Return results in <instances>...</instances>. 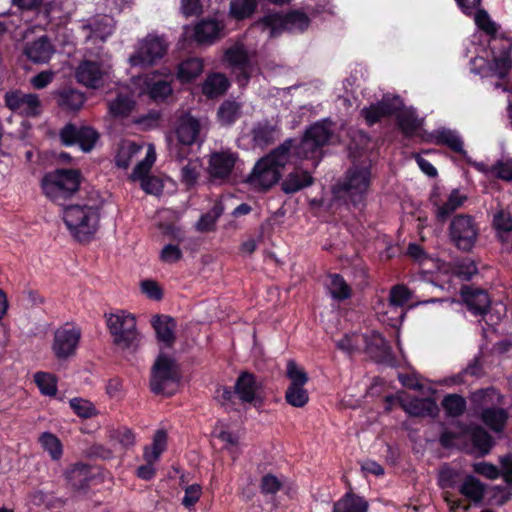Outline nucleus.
<instances>
[{"mask_svg": "<svg viewBox=\"0 0 512 512\" xmlns=\"http://www.w3.org/2000/svg\"><path fill=\"white\" fill-rule=\"evenodd\" d=\"M113 28V19L106 15L97 16L82 25L83 31L87 32V39L105 40L112 34Z\"/></svg>", "mask_w": 512, "mask_h": 512, "instance_id": "nucleus-30", "label": "nucleus"}, {"mask_svg": "<svg viewBox=\"0 0 512 512\" xmlns=\"http://www.w3.org/2000/svg\"><path fill=\"white\" fill-rule=\"evenodd\" d=\"M238 156L229 150L214 152L210 155L207 173L212 182H226L236 165Z\"/></svg>", "mask_w": 512, "mask_h": 512, "instance_id": "nucleus-16", "label": "nucleus"}, {"mask_svg": "<svg viewBox=\"0 0 512 512\" xmlns=\"http://www.w3.org/2000/svg\"><path fill=\"white\" fill-rule=\"evenodd\" d=\"M448 231L451 243L463 252L472 250L479 234V228L474 218L468 214L454 216Z\"/></svg>", "mask_w": 512, "mask_h": 512, "instance_id": "nucleus-9", "label": "nucleus"}, {"mask_svg": "<svg viewBox=\"0 0 512 512\" xmlns=\"http://www.w3.org/2000/svg\"><path fill=\"white\" fill-rule=\"evenodd\" d=\"M399 406L411 417H435L439 411L436 401L431 397H415L409 401L399 399Z\"/></svg>", "mask_w": 512, "mask_h": 512, "instance_id": "nucleus-28", "label": "nucleus"}, {"mask_svg": "<svg viewBox=\"0 0 512 512\" xmlns=\"http://www.w3.org/2000/svg\"><path fill=\"white\" fill-rule=\"evenodd\" d=\"M369 504L367 500L352 492H346L333 505L332 512H368Z\"/></svg>", "mask_w": 512, "mask_h": 512, "instance_id": "nucleus-33", "label": "nucleus"}, {"mask_svg": "<svg viewBox=\"0 0 512 512\" xmlns=\"http://www.w3.org/2000/svg\"><path fill=\"white\" fill-rule=\"evenodd\" d=\"M223 209L220 205H215L208 213L201 216L196 223L198 231L207 232L214 228L218 217L222 214Z\"/></svg>", "mask_w": 512, "mask_h": 512, "instance_id": "nucleus-56", "label": "nucleus"}, {"mask_svg": "<svg viewBox=\"0 0 512 512\" xmlns=\"http://www.w3.org/2000/svg\"><path fill=\"white\" fill-rule=\"evenodd\" d=\"M167 445V433L164 430H158L153 438L151 448L146 447L144 451V459L146 462L158 461L160 455L164 452Z\"/></svg>", "mask_w": 512, "mask_h": 512, "instance_id": "nucleus-49", "label": "nucleus"}, {"mask_svg": "<svg viewBox=\"0 0 512 512\" xmlns=\"http://www.w3.org/2000/svg\"><path fill=\"white\" fill-rule=\"evenodd\" d=\"M197 132L198 130H169L166 138L171 153L179 159L185 158L188 154V147L197 139Z\"/></svg>", "mask_w": 512, "mask_h": 512, "instance_id": "nucleus-26", "label": "nucleus"}, {"mask_svg": "<svg viewBox=\"0 0 512 512\" xmlns=\"http://www.w3.org/2000/svg\"><path fill=\"white\" fill-rule=\"evenodd\" d=\"M39 443L52 460H59L63 454V446L59 438L50 432H44L39 436Z\"/></svg>", "mask_w": 512, "mask_h": 512, "instance_id": "nucleus-48", "label": "nucleus"}, {"mask_svg": "<svg viewBox=\"0 0 512 512\" xmlns=\"http://www.w3.org/2000/svg\"><path fill=\"white\" fill-rule=\"evenodd\" d=\"M35 383L43 395L54 396L57 393L56 379L52 374L37 372L34 375Z\"/></svg>", "mask_w": 512, "mask_h": 512, "instance_id": "nucleus-55", "label": "nucleus"}, {"mask_svg": "<svg viewBox=\"0 0 512 512\" xmlns=\"http://www.w3.org/2000/svg\"><path fill=\"white\" fill-rule=\"evenodd\" d=\"M136 102L133 93L126 87H122L114 99L108 102V115L113 120L122 123L125 120L135 117L133 112Z\"/></svg>", "mask_w": 512, "mask_h": 512, "instance_id": "nucleus-22", "label": "nucleus"}, {"mask_svg": "<svg viewBox=\"0 0 512 512\" xmlns=\"http://www.w3.org/2000/svg\"><path fill=\"white\" fill-rule=\"evenodd\" d=\"M225 23L223 17L215 14L201 19L193 27L194 40L203 45H211L223 35Z\"/></svg>", "mask_w": 512, "mask_h": 512, "instance_id": "nucleus-19", "label": "nucleus"}, {"mask_svg": "<svg viewBox=\"0 0 512 512\" xmlns=\"http://www.w3.org/2000/svg\"><path fill=\"white\" fill-rule=\"evenodd\" d=\"M459 492L467 499L478 503L484 497L485 488L479 479L473 475H468L459 487Z\"/></svg>", "mask_w": 512, "mask_h": 512, "instance_id": "nucleus-43", "label": "nucleus"}, {"mask_svg": "<svg viewBox=\"0 0 512 512\" xmlns=\"http://www.w3.org/2000/svg\"><path fill=\"white\" fill-rule=\"evenodd\" d=\"M473 15L475 24L490 37L489 41L500 39L497 37L498 27L485 9L478 8Z\"/></svg>", "mask_w": 512, "mask_h": 512, "instance_id": "nucleus-47", "label": "nucleus"}, {"mask_svg": "<svg viewBox=\"0 0 512 512\" xmlns=\"http://www.w3.org/2000/svg\"><path fill=\"white\" fill-rule=\"evenodd\" d=\"M200 167L201 165L198 160H190L183 166L182 180L186 185L192 186L196 183L200 174Z\"/></svg>", "mask_w": 512, "mask_h": 512, "instance_id": "nucleus-61", "label": "nucleus"}, {"mask_svg": "<svg viewBox=\"0 0 512 512\" xmlns=\"http://www.w3.org/2000/svg\"><path fill=\"white\" fill-rule=\"evenodd\" d=\"M490 175L501 180L512 181V162H496L491 166Z\"/></svg>", "mask_w": 512, "mask_h": 512, "instance_id": "nucleus-63", "label": "nucleus"}, {"mask_svg": "<svg viewBox=\"0 0 512 512\" xmlns=\"http://www.w3.org/2000/svg\"><path fill=\"white\" fill-rule=\"evenodd\" d=\"M202 494V488L198 484H192L185 488V495L182 499V504L186 508H190L195 505L196 502L200 499Z\"/></svg>", "mask_w": 512, "mask_h": 512, "instance_id": "nucleus-64", "label": "nucleus"}, {"mask_svg": "<svg viewBox=\"0 0 512 512\" xmlns=\"http://www.w3.org/2000/svg\"><path fill=\"white\" fill-rule=\"evenodd\" d=\"M167 43L156 35H148L136 45L134 53L129 57L132 66L147 67L154 65L166 53Z\"/></svg>", "mask_w": 512, "mask_h": 512, "instance_id": "nucleus-10", "label": "nucleus"}, {"mask_svg": "<svg viewBox=\"0 0 512 512\" xmlns=\"http://www.w3.org/2000/svg\"><path fill=\"white\" fill-rule=\"evenodd\" d=\"M460 297L474 316L484 317L489 313L492 300L486 289L463 285L460 289Z\"/></svg>", "mask_w": 512, "mask_h": 512, "instance_id": "nucleus-18", "label": "nucleus"}, {"mask_svg": "<svg viewBox=\"0 0 512 512\" xmlns=\"http://www.w3.org/2000/svg\"><path fill=\"white\" fill-rule=\"evenodd\" d=\"M71 409L82 418H91L97 414L94 405L83 398H73L69 402Z\"/></svg>", "mask_w": 512, "mask_h": 512, "instance_id": "nucleus-58", "label": "nucleus"}, {"mask_svg": "<svg viewBox=\"0 0 512 512\" xmlns=\"http://www.w3.org/2000/svg\"><path fill=\"white\" fill-rule=\"evenodd\" d=\"M288 164V141L255 164L247 181L254 187L269 189L276 184Z\"/></svg>", "mask_w": 512, "mask_h": 512, "instance_id": "nucleus-3", "label": "nucleus"}, {"mask_svg": "<svg viewBox=\"0 0 512 512\" xmlns=\"http://www.w3.org/2000/svg\"><path fill=\"white\" fill-rule=\"evenodd\" d=\"M293 126H303V128H329L332 124L329 118H316V111L313 107L303 106L300 108L297 116L293 118Z\"/></svg>", "mask_w": 512, "mask_h": 512, "instance_id": "nucleus-35", "label": "nucleus"}, {"mask_svg": "<svg viewBox=\"0 0 512 512\" xmlns=\"http://www.w3.org/2000/svg\"><path fill=\"white\" fill-rule=\"evenodd\" d=\"M179 379L175 362L165 355H159L152 368V391L167 396L173 395L178 388Z\"/></svg>", "mask_w": 512, "mask_h": 512, "instance_id": "nucleus-8", "label": "nucleus"}, {"mask_svg": "<svg viewBox=\"0 0 512 512\" xmlns=\"http://www.w3.org/2000/svg\"><path fill=\"white\" fill-rule=\"evenodd\" d=\"M312 18L304 9H290V33L297 31L304 33L308 30Z\"/></svg>", "mask_w": 512, "mask_h": 512, "instance_id": "nucleus-52", "label": "nucleus"}, {"mask_svg": "<svg viewBox=\"0 0 512 512\" xmlns=\"http://www.w3.org/2000/svg\"><path fill=\"white\" fill-rule=\"evenodd\" d=\"M360 116L369 127L394 120V128H422L425 122L417 108L407 106L400 95L393 93H385L380 100L363 107Z\"/></svg>", "mask_w": 512, "mask_h": 512, "instance_id": "nucleus-2", "label": "nucleus"}, {"mask_svg": "<svg viewBox=\"0 0 512 512\" xmlns=\"http://www.w3.org/2000/svg\"><path fill=\"white\" fill-rule=\"evenodd\" d=\"M25 55L34 63H46L50 60L55 50L46 37L28 43L25 47Z\"/></svg>", "mask_w": 512, "mask_h": 512, "instance_id": "nucleus-31", "label": "nucleus"}, {"mask_svg": "<svg viewBox=\"0 0 512 512\" xmlns=\"http://www.w3.org/2000/svg\"><path fill=\"white\" fill-rule=\"evenodd\" d=\"M314 179L308 171L290 172V194L295 193L313 183Z\"/></svg>", "mask_w": 512, "mask_h": 512, "instance_id": "nucleus-57", "label": "nucleus"}, {"mask_svg": "<svg viewBox=\"0 0 512 512\" xmlns=\"http://www.w3.org/2000/svg\"><path fill=\"white\" fill-rule=\"evenodd\" d=\"M288 18L284 14L271 13L263 17L260 24L268 30L269 36H276L286 28Z\"/></svg>", "mask_w": 512, "mask_h": 512, "instance_id": "nucleus-51", "label": "nucleus"}, {"mask_svg": "<svg viewBox=\"0 0 512 512\" xmlns=\"http://www.w3.org/2000/svg\"><path fill=\"white\" fill-rule=\"evenodd\" d=\"M336 130H304L299 142L290 138V154L292 150L300 159L310 160L312 167H317L324 154V147L338 144L341 136Z\"/></svg>", "mask_w": 512, "mask_h": 512, "instance_id": "nucleus-5", "label": "nucleus"}, {"mask_svg": "<svg viewBox=\"0 0 512 512\" xmlns=\"http://www.w3.org/2000/svg\"><path fill=\"white\" fill-rule=\"evenodd\" d=\"M489 47L492 54L491 70L500 79H505L512 68V42L511 39L500 37L489 41Z\"/></svg>", "mask_w": 512, "mask_h": 512, "instance_id": "nucleus-15", "label": "nucleus"}, {"mask_svg": "<svg viewBox=\"0 0 512 512\" xmlns=\"http://www.w3.org/2000/svg\"><path fill=\"white\" fill-rule=\"evenodd\" d=\"M110 66L108 64L84 60L76 70L79 83L88 88H98L109 78Z\"/></svg>", "mask_w": 512, "mask_h": 512, "instance_id": "nucleus-17", "label": "nucleus"}, {"mask_svg": "<svg viewBox=\"0 0 512 512\" xmlns=\"http://www.w3.org/2000/svg\"><path fill=\"white\" fill-rule=\"evenodd\" d=\"M229 87L227 77L220 73L209 75L202 86L203 93L210 98L222 95Z\"/></svg>", "mask_w": 512, "mask_h": 512, "instance_id": "nucleus-40", "label": "nucleus"}, {"mask_svg": "<svg viewBox=\"0 0 512 512\" xmlns=\"http://www.w3.org/2000/svg\"><path fill=\"white\" fill-rule=\"evenodd\" d=\"M44 194L54 202L62 201L72 196L79 188L80 173L74 169H58L46 174L42 179Z\"/></svg>", "mask_w": 512, "mask_h": 512, "instance_id": "nucleus-7", "label": "nucleus"}, {"mask_svg": "<svg viewBox=\"0 0 512 512\" xmlns=\"http://www.w3.org/2000/svg\"><path fill=\"white\" fill-rule=\"evenodd\" d=\"M463 432L469 437L474 451L480 456L489 454L495 445V441L491 434L480 425H467Z\"/></svg>", "mask_w": 512, "mask_h": 512, "instance_id": "nucleus-27", "label": "nucleus"}, {"mask_svg": "<svg viewBox=\"0 0 512 512\" xmlns=\"http://www.w3.org/2000/svg\"><path fill=\"white\" fill-rule=\"evenodd\" d=\"M213 435L223 443L224 448L229 451L233 458H235L238 453V436L228 430H225L223 426L215 428Z\"/></svg>", "mask_w": 512, "mask_h": 512, "instance_id": "nucleus-54", "label": "nucleus"}, {"mask_svg": "<svg viewBox=\"0 0 512 512\" xmlns=\"http://www.w3.org/2000/svg\"><path fill=\"white\" fill-rule=\"evenodd\" d=\"M438 192L434 190L430 196V202L436 208L435 216L439 223H445L453 212L461 207L467 197L461 195L458 189H453L445 203L440 204L438 200Z\"/></svg>", "mask_w": 512, "mask_h": 512, "instance_id": "nucleus-24", "label": "nucleus"}, {"mask_svg": "<svg viewBox=\"0 0 512 512\" xmlns=\"http://www.w3.org/2000/svg\"><path fill=\"white\" fill-rule=\"evenodd\" d=\"M482 423L495 433L503 432L509 413L501 407H486L479 413Z\"/></svg>", "mask_w": 512, "mask_h": 512, "instance_id": "nucleus-29", "label": "nucleus"}, {"mask_svg": "<svg viewBox=\"0 0 512 512\" xmlns=\"http://www.w3.org/2000/svg\"><path fill=\"white\" fill-rule=\"evenodd\" d=\"M129 123L144 126L146 128H153L162 124L160 113L154 110L141 116L132 117V120H130Z\"/></svg>", "mask_w": 512, "mask_h": 512, "instance_id": "nucleus-60", "label": "nucleus"}, {"mask_svg": "<svg viewBox=\"0 0 512 512\" xmlns=\"http://www.w3.org/2000/svg\"><path fill=\"white\" fill-rule=\"evenodd\" d=\"M81 338L79 328L66 324L54 332L52 351L57 359L66 360L73 356Z\"/></svg>", "mask_w": 512, "mask_h": 512, "instance_id": "nucleus-12", "label": "nucleus"}, {"mask_svg": "<svg viewBox=\"0 0 512 512\" xmlns=\"http://www.w3.org/2000/svg\"><path fill=\"white\" fill-rule=\"evenodd\" d=\"M63 220L76 240L90 241L99 228V209L90 205H70L63 210Z\"/></svg>", "mask_w": 512, "mask_h": 512, "instance_id": "nucleus-4", "label": "nucleus"}, {"mask_svg": "<svg viewBox=\"0 0 512 512\" xmlns=\"http://www.w3.org/2000/svg\"><path fill=\"white\" fill-rule=\"evenodd\" d=\"M5 102L11 110L25 116H35L41 111L40 100L35 94H26L21 91L8 92L5 95Z\"/></svg>", "mask_w": 512, "mask_h": 512, "instance_id": "nucleus-23", "label": "nucleus"}, {"mask_svg": "<svg viewBox=\"0 0 512 512\" xmlns=\"http://www.w3.org/2000/svg\"><path fill=\"white\" fill-rule=\"evenodd\" d=\"M313 4H306L303 9L313 19H322L323 15L335 16V6L330 0H311Z\"/></svg>", "mask_w": 512, "mask_h": 512, "instance_id": "nucleus-50", "label": "nucleus"}, {"mask_svg": "<svg viewBox=\"0 0 512 512\" xmlns=\"http://www.w3.org/2000/svg\"><path fill=\"white\" fill-rule=\"evenodd\" d=\"M330 282L327 285L331 297L338 301H344L351 297L352 289L342 275L338 273L329 275Z\"/></svg>", "mask_w": 512, "mask_h": 512, "instance_id": "nucleus-41", "label": "nucleus"}, {"mask_svg": "<svg viewBox=\"0 0 512 512\" xmlns=\"http://www.w3.org/2000/svg\"><path fill=\"white\" fill-rule=\"evenodd\" d=\"M85 102L82 92L75 89H63L57 94L58 105L68 111L79 110Z\"/></svg>", "mask_w": 512, "mask_h": 512, "instance_id": "nucleus-39", "label": "nucleus"}, {"mask_svg": "<svg viewBox=\"0 0 512 512\" xmlns=\"http://www.w3.org/2000/svg\"><path fill=\"white\" fill-rule=\"evenodd\" d=\"M152 326L159 341L166 346H171L174 343L176 323L172 317L156 315L152 319Z\"/></svg>", "mask_w": 512, "mask_h": 512, "instance_id": "nucleus-32", "label": "nucleus"}, {"mask_svg": "<svg viewBox=\"0 0 512 512\" xmlns=\"http://www.w3.org/2000/svg\"><path fill=\"white\" fill-rule=\"evenodd\" d=\"M240 104L236 101L227 100L222 103L218 110V118L222 125H232L240 116Z\"/></svg>", "mask_w": 512, "mask_h": 512, "instance_id": "nucleus-53", "label": "nucleus"}, {"mask_svg": "<svg viewBox=\"0 0 512 512\" xmlns=\"http://www.w3.org/2000/svg\"><path fill=\"white\" fill-rule=\"evenodd\" d=\"M106 324L113 343L120 350H135L141 341L136 327V319L123 310L106 315Z\"/></svg>", "mask_w": 512, "mask_h": 512, "instance_id": "nucleus-6", "label": "nucleus"}, {"mask_svg": "<svg viewBox=\"0 0 512 512\" xmlns=\"http://www.w3.org/2000/svg\"><path fill=\"white\" fill-rule=\"evenodd\" d=\"M346 131L350 138L347 151L351 165L346 170L343 181L334 187V193H342L357 206L364 203L371 185V155L376 144L365 130Z\"/></svg>", "mask_w": 512, "mask_h": 512, "instance_id": "nucleus-1", "label": "nucleus"}, {"mask_svg": "<svg viewBox=\"0 0 512 512\" xmlns=\"http://www.w3.org/2000/svg\"><path fill=\"white\" fill-rule=\"evenodd\" d=\"M441 405L448 417L458 418L467 409L466 399L459 394H447L441 401Z\"/></svg>", "mask_w": 512, "mask_h": 512, "instance_id": "nucleus-44", "label": "nucleus"}, {"mask_svg": "<svg viewBox=\"0 0 512 512\" xmlns=\"http://www.w3.org/2000/svg\"><path fill=\"white\" fill-rule=\"evenodd\" d=\"M142 145L129 140H123L115 154V165L121 169H127L132 159L140 152Z\"/></svg>", "mask_w": 512, "mask_h": 512, "instance_id": "nucleus-37", "label": "nucleus"}, {"mask_svg": "<svg viewBox=\"0 0 512 512\" xmlns=\"http://www.w3.org/2000/svg\"><path fill=\"white\" fill-rule=\"evenodd\" d=\"M224 58L238 73L237 80L240 85H244L250 75L256 71V55L247 51L242 43H235L226 49Z\"/></svg>", "mask_w": 512, "mask_h": 512, "instance_id": "nucleus-11", "label": "nucleus"}, {"mask_svg": "<svg viewBox=\"0 0 512 512\" xmlns=\"http://www.w3.org/2000/svg\"><path fill=\"white\" fill-rule=\"evenodd\" d=\"M503 396L494 387L478 389L471 393L470 400L476 411H482L486 407H496L502 402Z\"/></svg>", "mask_w": 512, "mask_h": 512, "instance_id": "nucleus-34", "label": "nucleus"}, {"mask_svg": "<svg viewBox=\"0 0 512 512\" xmlns=\"http://www.w3.org/2000/svg\"><path fill=\"white\" fill-rule=\"evenodd\" d=\"M437 132V144L445 145L454 153H457L464 159H467L468 153L463 147V140L455 133V130H437Z\"/></svg>", "mask_w": 512, "mask_h": 512, "instance_id": "nucleus-38", "label": "nucleus"}, {"mask_svg": "<svg viewBox=\"0 0 512 512\" xmlns=\"http://www.w3.org/2000/svg\"><path fill=\"white\" fill-rule=\"evenodd\" d=\"M155 160V149L152 145H149L145 158L135 166L131 178L132 180H139L141 188L146 193L157 195L162 192L163 183L158 177L148 175Z\"/></svg>", "mask_w": 512, "mask_h": 512, "instance_id": "nucleus-13", "label": "nucleus"}, {"mask_svg": "<svg viewBox=\"0 0 512 512\" xmlns=\"http://www.w3.org/2000/svg\"><path fill=\"white\" fill-rule=\"evenodd\" d=\"M492 225L498 234L512 232V215L504 210H499L493 216Z\"/></svg>", "mask_w": 512, "mask_h": 512, "instance_id": "nucleus-59", "label": "nucleus"}, {"mask_svg": "<svg viewBox=\"0 0 512 512\" xmlns=\"http://www.w3.org/2000/svg\"><path fill=\"white\" fill-rule=\"evenodd\" d=\"M257 5V0H231L229 14L236 20H243L252 16Z\"/></svg>", "mask_w": 512, "mask_h": 512, "instance_id": "nucleus-46", "label": "nucleus"}, {"mask_svg": "<svg viewBox=\"0 0 512 512\" xmlns=\"http://www.w3.org/2000/svg\"><path fill=\"white\" fill-rule=\"evenodd\" d=\"M365 343L367 350L376 363L389 367L396 366V358L392 347L380 332L373 330L370 335L365 336Z\"/></svg>", "mask_w": 512, "mask_h": 512, "instance_id": "nucleus-21", "label": "nucleus"}, {"mask_svg": "<svg viewBox=\"0 0 512 512\" xmlns=\"http://www.w3.org/2000/svg\"><path fill=\"white\" fill-rule=\"evenodd\" d=\"M132 84L138 89V94H147L155 101H162L172 93L171 82L154 72L132 79Z\"/></svg>", "mask_w": 512, "mask_h": 512, "instance_id": "nucleus-14", "label": "nucleus"}, {"mask_svg": "<svg viewBox=\"0 0 512 512\" xmlns=\"http://www.w3.org/2000/svg\"><path fill=\"white\" fill-rule=\"evenodd\" d=\"M90 471L87 465L77 463L65 473L66 480L76 490L84 489L88 485Z\"/></svg>", "mask_w": 512, "mask_h": 512, "instance_id": "nucleus-45", "label": "nucleus"}, {"mask_svg": "<svg viewBox=\"0 0 512 512\" xmlns=\"http://www.w3.org/2000/svg\"><path fill=\"white\" fill-rule=\"evenodd\" d=\"M60 138L63 144L78 145L84 152L91 151L97 141L99 134L96 130H60Z\"/></svg>", "mask_w": 512, "mask_h": 512, "instance_id": "nucleus-25", "label": "nucleus"}, {"mask_svg": "<svg viewBox=\"0 0 512 512\" xmlns=\"http://www.w3.org/2000/svg\"><path fill=\"white\" fill-rule=\"evenodd\" d=\"M309 376L304 368L290 360V406L301 408L309 401L308 390L304 387Z\"/></svg>", "mask_w": 512, "mask_h": 512, "instance_id": "nucleus-20", "label": "nucleus"}, {"mask_svg": "<svg viewBox=\"0 0 512 512\" xmlns=\"http://www.w3.org/2000/svg\"><path fill=\"white\" fill-rule=\"evenodd\" d=\"M411 293L404 285H395L392 287L389 295L390 303L394 306H403L409 301Z\"/></svg>", "mask_w": 512, "mask_h": 512, "instance_id": "nucleus-62", "label": "nucleus"}, {"mask_svg": "<svg viewBox=\"0 0 512 512\" xmlns=\"http://www.w3.org/2000/svg\"><path fill=\"white\" fill-rule=\"evenodd\" d=\"M258 388L254 375L250 373L241 374L235 385L236 394L239 398L243 402L249 403L255 402L258 399Z\"/></svg>", "mask_w": 512, "mask_h": 512, "instance_id": "nucleus-36", "label": "nucleus"}, {"mask_svg": "<svg viewBox=\"0 0 512 512\" xmlns=\"http://www.w3.org/2000/svg\"><path fill=\"white\" fill-rule=\"evenodd\" d=\"M203 72V62L199 58H190L180 63L177 77L182 83H188Z\"/></svg>", "mask_w": 512, "mask_h": 512, "instance_id": "nucleus-42", "label": "nucleus"}]
</instances>
